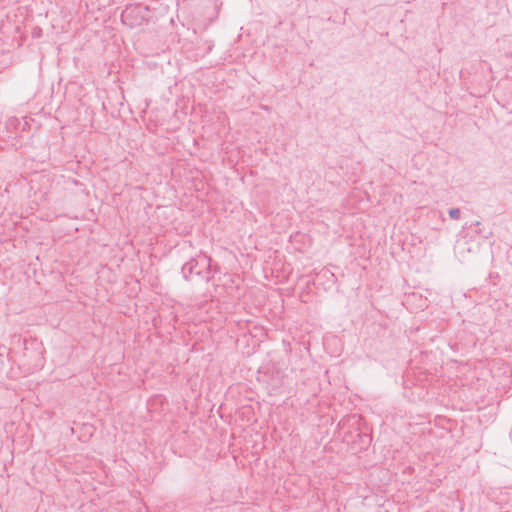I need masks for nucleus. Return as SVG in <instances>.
Instances as JSON below:
<instances>
[{
    "mask_svg": "<svg viewBox=\"0 0 512 512\" xmlns=\"http://www.w3.org/2000/svg\"><path fill=\"white\" fill-rule=\"evenodd\" d=\"M149 9L146 6L130 5L123 10L121 20L130 28L142 26L149 19Z\"/></svg>",
    "mask_w": 512,
    "mask_h": 512,
    "instance_id": "nucleus-1",
    "label": "nucleus"
},
{
    "mask_svg": "<svg viewBox=\"0 0 512 512\" xmlns=\"http://www.w3.org/2000/svg\"><path fill=\"white\" fill-rule=\"evenodd\" d=\"M211 258L207 256L200 257L198 259L191 257L189 261L182 266V275L185 280H190L191 275H200L203 268L210 266Z\"/></svg>",
    "mask_w": 512,
    "mask_h": 512,
    "instance_id": "nucleus-2",
    "label": "nucleus"
},
{
    "mask_svg": "<svg viewBox=\"0 0 512 512\" xmlns=\"http://www.w3.org/2000/svg\"><path fill=\"white\" fill-rule=\"evenodd\" d=\"M448 213L450 218L453 220H458L461 216V211L459 208H451Z\"/></svg>",
    "mask_w": 512,
    "mask_h": 512,
    "instance_id": "nucleus-3",
    "label": "nucleus"
},
{
    "mask_svg": "<svg viewBox=\"0 0 512 512\" xmlns=\"http://www.w3.org/2000/svg\"><path fill=\"white\" fill-rule=\"evenodd\" d=\"M481 223L479 221H476L475 225L479 226Z\"/></svg>",
    "mask_w": 512,
    "mask_h": 512,
    "instance_id": "nucleus-4",
    "label": "nucleus"
}]
</instances>
